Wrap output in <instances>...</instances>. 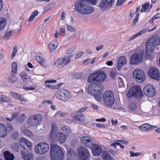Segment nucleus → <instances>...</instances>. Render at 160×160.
<instances>
[{"label":"nucleus","instance_id":"nucleus-1","mask_svg":"<svg viewBox=\"0 0 160 160\" xmlns=\"http://www.w3.org/2000/svg\"><path fill=\"white\" fill-rule=\"evenodd\" d=\"M106 77V75L103 71H99L92 74L88 78V82L90 83L88 88V92L92 94L98 101L101 100L102 92L100 90L99 83L96 82H102Z\"/></svg>","mask_w":160,"mask_h":160},{"label":"nucleus","instance_id":"nucleus-2","mask_svg":"<svg viewBox=\"0 0 160 160\" xmlns=\"http://www.w3.org/2000/svg\"><path fill=\"white\" fill-rule=\"evenodd\" d=\"M160 43V39L157 36H153L149 38L146 44V50L145 53V58L146 59L152 58L151 53L155 47Z\"/></svg>","mask_w":160,"mask_h":160},{"label":"nucleus","instance_id":"nucleus-3","mask_svg":"<svg viewBox=\"0 0 160 160\" xmlns=\"http://www.w3.org/2000/svg\"><path fill=\"white\" fill-rule=\"evenodd\" d=\"M75 10L82 14H90L94 11L93 7L85 0H77L74 5Z\"/></svg>","mask_w":160,"mask_h":160},{"label":"nucleus","instance_id":"nucleus-4","mask_svg":"<svg viewBox=\"0 0 160 160\" xmlns=\"http://www.w3.org/2000/svg\"><path fill=\"white\" fill-rule=\"evenodd\" d=\"M66 136L62 132H58V128L55 124H52V128L49 135V139L51 141H58L61 143L64 142Z\"/></svg>","mask_w":160,"mask_h":160},{"label":"nucleus","instance_id":"nucleus-5","mask_svg":"<svg viewBox=\"0 0 160 160\" xmlns=\"http://www.w3.org/2000/svg\"><path fill=\"white\" fill-rule=\"evenodd\" d=\"M50 156L52 160H62L64 153L59 146L52 143L51 144Z\"/></svg>","mask_w":160,"mask_h":160},{"label":"nucleus","instance_id":"nucleus-6","mask_svg":"<svg viewBox=\"0 0 160 160\" xmlns=\"http://www.w3.org/2000/svg\"><path fill=\"white\" fill-rule=\"evenodd\" d=\"M102 98L105 105L109 107L112 106L115 99L113 93L110 91H107L102 94Z\"/></svg>","mask_w":160,"mask_h":160},{"label":"nucleus","instance_id":"nucleus-7","mask_svg":"<svg viewBox=\"0 0 160 160\" xmlns=\"http://www.w3.org/2000/svg\"><path fill=\"white\" fill-rule=\"evenodd\" d=\"M143 96L142 91L139 86L132 87L127 93V96L130 98L132 97L136 99L140 98Z\"/></svg>","mask_w":160,"mask_h":160},{"label":"nucleus","instance_id":"nucleus-8","mask_svg":"<svg viewBox=\"0 0 160 160\" xmlns=\"http://www.w3.org/2000/svg\"><path fill=\"white\" fill-rule=\"evenodd\" d=\"M56 95L57 98L64 102L68 101L72 96L70 92L65 89H61L58 91Z\"/></svg>","mask_w":160,"mask_h":160},{"label":"nucleus","instance_id":"nucleus-9","mask_svg":"<svg viewBox=\"0 0 160 160\" xmlns=\"http://www.w3.org/2000/svg\"><path fill=\"white\" fill-rule=\"evenodd\" d=\"M144 53L141 52L133 53L131 58V63L132 65L137 64L143 61Z\"/></svg>","mask_w":160,"mask_h":160},{"label":"nucleus","instance_id":"nucleus-10","mask_svg":"<svg viewBox=\"0 0 160 160\" xmlns=\"http://www.w3.org/2000/svg\"><path fill=\"white\" fill-rule=\"evenodd\" d=\"M42 120V117L39 114H33L29 117L28 123L32 126H35L39 124Z\"/></svg>","mask_w":160,"mask_h":160},{"label":"nucleus","instance_id":"nucleus-11","mask_svg":"<svg viewBox=\"0 0 160 160\" xmlns=\"http://www.w3.org/2000/svg\"><path fill=\"white\" fill-rule=\"evenodd\" d=\"M49 146L46 142H41L36 145L35 148V152L39 154H42L48 152Z\"/></svg>","mask_w":160,"mask_h":160},{"label":"nucleus","instance_id":"nucleus-12","mask_svg":"<svg viewBox=\"0 0 160 160\" xmlns=\"http://www.w3.org/2000/svg\"><path fill=\"white\" fill-rule=\"evenodd\" d=\"M133 75V78L138 82H142L145 79V75L144 72L140 69L135 70Z\"/></svg>","mask_w":160,"mask_h":160},{"label":"nucleus","instance_id":"nucleus-13","mask_svg":"<svg viewBox=\"0 0 160 160\" xmlns=\"http://www.w3.org/2000/svg\"><path fill=\"white\" fill-rule=\"evenodd\" d=\"M143 92L145 94L150 97H153L156 94L154 87L150 85L146 86L143 89Z\"/></svg>","mask_w":160,"mask_h":160},{"label":"nucleus","instance_id":"nucleus-14","mask_svg":"<svg viewBox=\"0 0 160 160\" xmlns=\"http://www.w3.org/2000/svg\"><path fill=\"white\" fill-rule=\"evenodd\" d=\"M20 146L25 150L28 152L32 149V144L31 143L28 141L25 138H22L19 142Z\"/></svg>","mask_w":160,"mask_h":160},{"label":"nucleus","instance_id":"nucleus-15","mask_svg":"<svg viewBox=\"0 0 160 160\" xmlns=\"http://www.w3.org/2000/svg\"><path fill=\"white\" fill-rule=\"evenodd\" d=\"M78 154L81 158L80 160H87L89 156L88 151L83 147H80L78 148Z\"/></svg>","mask_w":160,"mask_h":160},{"label":"nucleus","instance_id":"nucleus-16","mask_svg":"<svg viewBox=\"0 0 160 160\" xmlns=\"http://www.w3.org/2000/svg\"><path fill=\"white\" fill-rule=\"evenodd\" d=\"M148 76L151 78L158 80L159 78V73L158 69L156 67H152L150 68L148 72Z\"/></svg>","mask_w":160,"mask_h":160},{"label":"nucleus","instance_id":"nucleus-17","mask_svg":"<svg viewBox=\"0 0 160 160\" xmlns=\"http://www.w3.org/2000/svg\"><path fill=\"white\" fill-rule=\"evenodd\" d=\"M115 0H101L98 6L103 9H105L112 6Z\"/></svg>","mask_w":160,"mask_h":160},{"label":"nucleus","instance_id":"nucleus-18","mask_svg":"<svg viewBox=\"0 0 160 160\" xmlns=\"http://www.w3.org/2000/svg\"><path fill=\"white\" fill-rule=\"evenodd\" d=\"M72 116L75 120L78 122L85 123L86 121L85 120V116L82 113L76 112L75 113L72 114Z\"/></svg>","mask_w":160,"mask_h":160},{"label":"nucleus","instance_id":"nucleus-19","mask_svg":"<svg viewBox=\"0 0 160 160\" xmlns=\"http://www.w3.org/2000/svg\"><path fill=\"white\" fill-rule=\"evenodd\" d=\"M91 150L93 156L96 157L99 156L102 151L101 147L96 144H94Z\"/></svg>","mask_w":160,"mask_h":160},{"label":"nucleus","instance_id":"nucleus-20","mask_svg":"<svg viewBox=\"0 0 160 160\" xmlns=\"http://www.w3.org/2000/svg\"><path fill=\"white\" fill-rule=\"evenodd\" d=\"M127 63V60L125 56L120 57L117 62V68L118 70H120L121 68Z\"/></svg>","mask_w":160,"mask_h":160},{"label":"nucleus","instance_id":"nucleus-21","mask_svg":"<svg viewBox=\"0 0 160 160\" xmlns=\"http://www.w3.org/2000/svg\"><path fill=\"white\" fill-rule=\"evenodd\" d=\"M73 55L69 54L68 56H66L63 58L61 59H58V60L56 61L54 63V65L56 67H58L61 65L62 63L66 61L69 58L73 56Z\"/></svg>","mask_w":160,"mask_h":160},{"label":"nucleus","instance_id":"nucleus-22","mask_svg":"<svg viewBox=\"0 0 160 160\" xmlns=\"http://www.w3.org/2000/svg\"><path fill=\"white\" fill-rule=\"evenodd\" d=\"M7 134L6 126L4 124L0 123V137H5Z\"/></svg>","mask_w":160,"mask_h":160},{"label":"nucleus","instance_id":"nucleus-23","mask_svg":"<svg viewBox=\"0 0 160 160\" xmlns=\"http://www.w3.org/2000/svg\"><path fill=\"white\" fill-rule=\"evenodd\" d=\"M58 44L57 40H54L52 41L50 43L49 47V49L51 52H53L58 47Z\"/></svg>","mask_w":160,"mask_h":160},{"label":"nucleus","instance_id":"nucleus-24","mask_svg":"<svg viewBox=\"0 0 160 160\" xmlns=\"http://www.w3.org/2000/svg\"><path fill=\"white\" fill-rule=\"evenodd\" d=\"M4 157L6 160H13L14 156L12 153H11L8 151H6L3 152Z\"/></svg>","mask_w":160,"mask_h":160},{"label":"nucleus","instance_id":"nucleus-25","mask_svg":"<svg viewBox=\"0 0 160 160\" xmlns=\"http://www.w3.org/2000/svg\"><path fill=\"white\" fill-rule=\"evenodd\" d=\"M146 31H147V30L146 29H144L142 30V31H141L140 32H138V33H137L132 36L131 37H130L129 38L128 40L129 41H130L133 39H134L138 37V36H139L140 35H141L143 34L144 33H145L146 32Z\"/></svg>","mask_w":160,"mask_h":160},{"label":"nucleus","instance_id":"nucleus-26","mask_svg":"<svg viewBox=\"0 0 160 160\" xmlns=\"http://www.w3.org/2000/svg\"><path fill=\"white\" fill-rule=\"evenodd\" d=\"M11 94L14 98L17 99L25 101H27L22 96H21L20 94L18 93L14 92H11Z\"/></svg>","mask_w":160,"mask_h":160},{"label":"nucleus","instance_id":"nucleus-27","mask_svg":"<svg viewBox=\"0 0 160 160\" xmlns=\"http://www.w3.org/2000/svg\"><path fill=\"white\" fill-rule=\"evenodd\" d=\"M102 157L103 160H114L108 152L106 151L103 152Z\"/></svg>","mask_w":160,"mask_h":160},{"label":"nucleus","instance_id":"nucleus-28","mask_svg":"<svg viewBox=\"0 0 160 160\" xmlns=\"http://www.w3.org/2000/svg\"><path fill=\"white\" fill-rule=\"evenodd\" d=\"M34 155L32 153H28L22 156V158L24 160H33Z\"/></svg>","mask_w":160,"mask_h":160},{"label":"nucleus","instance_id":"nucleus-29","mask_svg":"<svg viewBox=\"0 0 160 160\" xmlns=\"http://www.w3.org/2000/svg\"><path fill=\"white\" fill-rule=\"evenodd\" d=\"M11 147L14 151L18 152L19 150V146L17 142H14L11 144Z\"/></svg>","mask_w":160,"mask_h":160},{"label":"nucleus","instance_id":"nucleus-30","mask_svg":"<svg viewBox=\"0 0 160 160\" xmlns=\"http://www.w3.org/2000/svg\"><path fill=\"white\" fill-rule=\"evenodd\" d=\"M142 127L146 129H150L155 128L157 127V126L151 125L148 123H145L143 124Z\"/></svg>","mask_w":160,"mask_h":160},{"label":"nucleus","instance_id":"nucleus-31","mask_svg":"<svg viewBox=\"0 0 160 160\" xmlns=\"http://www.w3.org/2000/svg\"><path fill=\"white\" fill-rule=\"evenodd\" d=\"M38 12L37 10H34V12L32 13L31 16L29 18L28 22H30L33 20L35 17L38 15Z\"/></svg>","mask_w":160,"mask_h":160},{"label":"nucleus","instance_id":"nucleus-32","mask_svg":"<svg viewBox=\"0 0 160 160\" xmlns=\"http://www.w3.org/2000/svg\"><path fill=\"white\" fill-rule=\"evenodd\" d=\"M150 6L149 2H146L144 4L142 5V8L141 10V12H143L147 11Z\"/></svg>","mask_w":160,"mask_h":160},{"label":"nucleus","instance_id":"nucleus-33","mask_svg":"<svg viewBox=\"0 0 160 160\" xmlns=\"http://www.w3.org/2000/svg\"><path fill=\"white\" fill-rule=\"evenodd\" d=\"M0 102H11V99L3 95H1L0 97Z\"/></svg>","mask_w":160,"mask_h":160},{"label":"nucleus","instance_id":"nucleus-34","mask_svg":"<svg viewBox=\"0 0 160 160\" xmlns=\"http://www.w3.org/2000/svg\"><path fill=\"white\" fill-rule=\"evenodd\" d=\"M6 19L3 18H0V31L3 29L6 24Z\"/></svg>","mask_w":160,"mask_h":160},{"label":"nucleus","instance_id":"nucleus-35","mask_svg":"<svg viewBox=\"0 0 160 160\" xmlns=\"http://www.w3.org/2000/svg\"><path fill=\"white\" fill-rule=\"evenodd\" d=\"M6 130L7 132H10L14 130V127L13 126L9 123H7L6 125Z\"/></svg>","mask_w":160,"mask_h":160},{"label":"nucleus","instance_id":"nucleus-36","mask_svg":"<svg viewBox=\"0 0 160 160\" xmlns=\"http://www.w3.org/2000/svg\"><path fill=\"white\" fill-rule=\"evenodd\" d=\"M12 72L17 73V65L16 62H13L12 64Z\"/></svg>","mask_w":160,"mask_h":160},{"label":"nucleus","instance_id":"nucleus-37","mask_svg":"<svg viewBox=\"0 0 160 160\" xmlns=\"http://www.w3.org/2000/svg\"><path fill=\"white\" fill-rule=\"evenodd\" d=\"M25 118V114H23L22 115H20L18 117L16 120H17V121H19V122L22 123L24 121Z\"/></svg>","mask_w":160,"mask_h":160},{"label":"nucleus","instance_id":"nucleus-38","mask_svg":"<svg viewBox=\"0 0 160 160\" xmlns=\"http://www.w3.org/2000/svg\"><path fill=\"white\" fill-rule=\"evenodd\" d=\"M91 140V138L83 136L82 138L81 142L82 143L85 144H87V143L88 141H90Z\"/></svg>","mask_w":160,"mask_h":160},{"label":"nucleus","instance_id":"nucleus-39","mask_svg":"<svg viewBox=\"0 0 160 160\" xmlns=\"http://www.w3.org/2000/svg\"><path fill=\"white\" fill-rule=\"evenodd\" d=\"M67 155L69 157H72L76 155V153L72 149L69 150L67 152Z\"/></svg>","mask_w":160,"mask_h":160},{"label":"nucleus","instance_id":"nucleus-40","mask_svg":"<svg viewBox=\"0 0 160 160\" xmlns=\"http://www.w3.org/2000/svg\"><path fill=\"white\" fill-rule=\"evenodd\" d=\"M8 80L9 83H13L16 82L18 80V79L16 77H8Z\"/></svg>","mask_w":160,"mask_h":160},{"label":"nucleus","instance_id":"nucleus-41","mask_svg":"<svg viewBox=\"0 0 160 160\" xmlns=\"http://www.w3.org/2000/svg\"><path fill=\"white\" fill-rule=\"evenodd\" d=\"M137 108V106L135 102H132L129 105V108L130 109L133 111L136 109Z\"/></svg>","mask_w":160,"mask_h":160},{"label":"nucleus","instance_id":"nucleus-42","mask_svg":"<svg viewBox=\"0 0 160 160\" xmlns=\"http://www.w3.org/2000/svg\"><path fill=\"white\" fill-rule=\"evenodd\" d=\"M20 75L23 81H26L27 78L28 76L25 72H22L20 74Z\"/></svg>","mask_w":160,"mask_h":160},{"label":"nucleus","instance_id":"nucleus-43","mask_svg":"<svg viewBox=\"0 0 160 160\" xmlns=\"http://www.w3.org/2000/svg\"><path fill=\"white\" fill-rule=\"evenodd\" d=\"M12 32L11 31L5 32V34L3 36V39L4 40H7L9 38L11 35Z\"/></svg>","mask_w":160,"mask_h":160},{"label":"nucleus","instance_id":"nucleus-44","mask_svg":"<svg viewBox=\"0 0 160 160\" xmlns=\"http://www.w3.org/2000/svg\"><path fill=\"white\" fill-rule=\"evenodd\" d=\"M17 52V46H15L13 49L12 54L11 56V58L13 59L16 55Z\"/></svg>","mask_w":160,"mask_h":160},{"label":"nucleus","instance_id":"nucleus-45","mask_svg":"<svg viewBox=\"0 0 160 160\" xmlns=\"http://www.w3.org/2000/svg\"><path fill=\"white\" fill-rule=\"evenodd\" d=\"M129 153L130 154L131 157H138L142 155L141 152H134L133 151H130Z\"/></svg>","mask_w":160,"mask_h":160},{"label":"nucleus","instance_id":"nucleus-46","mask_svg":"<svg viewBox=\"0 0 160 160\" xmlns=\"http://www.w3.org/2000/svg\"><path fill=\"white\" fill-rule=\"evenodd\" d=\"M45 60L44 58H43V59H40V62H39V63L42 66L46 68H48V66L47 65L45 64Z\"/></svg>","mask_w":160,"mask_h":160},{"label":"nucleus","instance_id":"nucleus-47","mask_svg":"<svg viewBox=\"0 0 160 160\" xmlns=\"http://www.w3.org/2000/svg\"><path fill=\"white\" fill-rule=\"evenodd\" d=\"M94 144L95 143H93L92 140L91 139V140L88 141V142L87 143V144H85L84 145L86 147L90 148L91 147L92 148Z\"/></svg>","mask_w":160,"mask_h":160},{"label":"nucleus","instance_id":"nucleus-48","mask_svg":"<svg viewBox=\"0 0 160 160\" xmlns=\"http://www.w3.org/2000/svg\"><path fill=\"white\" fill-rule=\"evenodd\" d=\"M62 129L63 131L66 133H70L71 132V131L70 128L68 126H65V127H63L62 128Z\"/></svg>","mask_w":160,"mask_h":160},{"label":"nucleus","instance_id":"nucleus-49","mask_svg":"<svg viewBox=\"0 0 160 160\" xmlns=\"http://www.w3.org/2000/svg\"><path fill=\"white\" fill-rule=\"evenodd\" d=\"M18 132H15L12 133V137L15 140L18 139Z\"/></svg>","mask_w":160,"mask_h":160},{"label":"nucleus","instance_id":"nucleus-50","mask_svg":"<svg viewBox=\"0 0 160 160\" xmlns=\"http://www.w3.org/2000/svg\"><path fill=\"white\" fill-rule=\"evenodd\" d=\"M139 15V14H138V15H137L133 19L132 24L133 26H134L136 25V22L138 21Z\"/></svg>","mask_w":160,"mask_h":160},{"label":"nucleus","instance_id":"nucleus-51","mask_svg":"<svg viewBox=\"0 0 160 160\" xmlns=\"http://www.w3.org/2000/svg\"><path fill=\"white\" fill-rule=\"evenodd\" d=\"M81 75L79 73H76L72 76V78L74 79H78L81 78Z\"/></svg>","mask_w":160,"mask_h":160},{"label":"nucleus","instance_id":"nucleus-52","mask_svg":"<svg viewBox=\"0 0 160 160\" xmlns=\"http://www.w3.org/2000/svg\"><path fill=\"white\" fill-rule=\"evenodd\" d=\"M126 0H118L116 3L117 6H121L122 5Z\"/></svg>","mask_w":160,"mask_h":160},{"label":"nucleus","instance_id":"nucleus-53","mask_svg":"<svg viewBox=\"0 0 160 160\" xmlns=\"http://www.w3.org/2000/svg\"><path fill=\"white\" fill-rule=\"evenodd\" d=\"M25 133L26 135H27L30 138L33 137L32 134V133L31 132L28 130L27 129L25 131Z\"/></svg>","mask_w":160,"mask_h":160},{"label":"nucleus","instance_id":"nucleus-54","mask_svg":"<svg viewBox=\"0 0 160 160\" xmlns=\"http://www.w3.org/2000/svg\"><path fill=\"white\" fill-rule=\"evenodd\" d=\"M60 35L64 36H65V30L64 28H62L60 30Z\"/></svg>","mask_w":160,"mask_h":160},{"label":"nucleus","instance_id":"nucleus-55","mask_svg":"<svg viewBox=\"0 0 160 160\" xmlns=\"http://www.w3.org/2000/svg\"><path fill=\"white\" fill-rule=\"evenodd\" d=\"M67 28L68 30L71 32H73L75 30L72 26L69 25H67Z\"/></svg>","mask_w":160,"mask_h":160},{"label":"nucleus","instance_id":"nucleus-56","mask_svg":"<svg viewBox=\"0 0 160 160\" xmlns=\"http://www.w3.org/2000/svg\"><path fill=\"white\" fill-rule=\"evenodd\" d=\"M86 2L89 4L91 3L92 5H94L96 3L97 0H85Z\"/></svg>","mask_w":160,"mask_h":160},{"label":"nucleus","instance_id":"nucleus-57","mask_svg":"<svg viewBox=\"0 0 160 160\" xmlns=\"http://www.w3.org/2000/svg\"><path fill=\"white\" fill-rule=\"evenodd\" d=\"M84 54V52L82 51L78 53L75 56V58L76 59L82 56Z\"/></svg>","mask_w":160,"mask_h":160},{"label":"nucleus","instance_id":"nucleus-58","mask_svg":"<svg viewBox=\"0 0 160 160\" xmlns=\"http://www.w3.org/2000/svg\"><path fill=\"white\" fill-rule=\"evenodd\" d=\"M118 141L121 142V143L125 144V145H127L128 143V141L123 140H118Z\"/></svg>","mask_w":160,"mask_h":160},{"label":"nucleus","instance_id":"nucleus-59","mask_svg":"<svg viewBox=\"0 0 160 160\" xmlns=\"http://www.w3.org/2000/svg\"><path fill=\"white\" fill-rule=\"evenodd\" d=\"M56 82V80H47L45 82V83H52L55 82Z\"/></svg>","mask_w":160,"mask_h":160},{"label":"nucleus","instance_id":"nucleus-60","mask_svg":"<svg viewBox=\"0 0 160 160\" xmlns=\"http://www.w3.org/2000/svg\"><path fill=\"white\" fill-rule=\"evenodd\" d=\"M96 126L97 127L100 128H105V126L104 125L98 123L96 124Z\"/></svg>","mask_w":160,"mask_h":160},{"label":"nucleus","instance_id":"nucleus-61","mask_svg":"<svg viewBox=\"0 0 160 160\" xmlns=\"http://www.w3.org/2000/svg\"><path fill=\"white\" fill-rule=\"evenodd\" d=\"M96 120V121L99 122H105L106 121V119L104 118H102L100 119H97Z\"/></svg>","mask_w":160,"mask_h":160},{"label":"nucleus","instance_id":"nucleus-62","mask_svg":"<svg viewBox=\"0 0 160 160\" xmlns=\"http://www.w3.org/2000/svg\"><path fill=\"white\" fill-rule=\"evenodd\" d=\"M42 59H43V58L42 57H40L39 56H36L35 57V59L38 62H40V60Z\"/></svg>","mask_w":160,"mask_h":160},{"label":"nucleus","instance_id":"nucleus-63","mask_svg":"<svg viewBox=\"0 0 160 160\" xmlns=\"http://www.w3.org/2000/svg\"><path fill=\"white\" fill-rule=\"evenodd\" d=\"M51 9V7L49 5H47L44 8V10L46 11L50 10Z\"/></svg>","mask_w":160,"mask_h":160},{"label":"nucleus","instance_id":"nucleus-64","mask_svg":"<svg viewBox=\"0 0 160 160\" xmlns=\"http://www.w3.org/2000/svg\"><path fill=\"white\" fill-rule=\"evenodd\" d=\"M65 13L63 11H62L61 13V20H64L65 18V17L64 16L65 15Z\"/></svg>","mask_w":160,"mask_h":160}]
</instances>
